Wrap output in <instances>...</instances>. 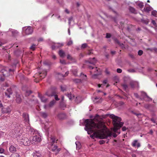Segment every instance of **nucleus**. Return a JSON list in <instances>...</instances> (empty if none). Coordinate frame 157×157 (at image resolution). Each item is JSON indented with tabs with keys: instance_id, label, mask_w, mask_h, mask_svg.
<instances>
[{
	"instance_id": "23",
	"label": "nucleus",
	"mask_w": 157,
	"mask_h": 157,
	"mask_svg": "<svg viewBox=\"0 0 157 157\" xmlns=\"http://www.w3.org/2000/svg\"><path fill=\"white\" fill-rule=\"evenodd\" d=\"M16 102L18 103H20L21 102V99L20 95L19 94H16Z\"/></svg>"
},
{
	"instance_id": "50",
	"label": "nucleus",
	"mask_w": 157,
	"mask_h": 157,
	"mask_svg": "<svg viewBox=\"0 0 157 157\" xmlns=\"http://www.w3.org/2000/svg\"><path fill=\"white\" fill-rule=\"evenodd\" d=\"M143 53V51L141 50H140L138 52V55L139 56H141Z\"/></svg>"
},
{
	"instance_id": "16",
	"label": "nucleus",
	"mask_w": 157,
	"mask_h": 157,
	"mask_svg": "<svg viewBox=\"0 0 157 157\" xmlns=\"http://www.w3.org/2000/svg\"><path fill=\"white\" fill-rule=\"evenodd\" d=\"M130 85L131 87L133 88L136 87H138V83L136 82L131 81L130 82Z\"/></svg>"
},
{
	"instance_id": "8",
	"label": "nucleus",
	"mask_w": 157,
	"mask_h": 157,
	"mask_svg": "<svg viewBox=\"0 0 157 157\" xmlns=\"http://www.w3.org/2000/svg\"><path fill=\"white\" fill-rule=\"evenodd\" d=\"M28 127L27 128V131H28L29 133L30 132L31 134H34V133L35 134L38 133V131L36 130H34L33 128L31 127L29 125H27Z\"/></svg>"
},
{
	"instance_id": "24",
	"label": "nucleus",
	"mask_w": 157,
	"mask_h": 157,
	"mask_svg": "<svg viewBox=\"0 0 157 157\" xmlns=\"http://www.w3.org/2000/svg\"><path fill=\"white\" fill-rule=\"evenodd\" d=\"M129 11L132 13L135 14H136L137 13V11L135 10V9L131 6L129 7Z\"/></svg>"
},
{
	"instance_id": "9",
	"label": "nucleus",
	"mask_w": 157,
	"mask_h": 157,
	"mask_svg": "<svg viewBox=\"0 0 157 157\" xmlns=\"http://www.w3.org/2000/svg\"><path fill=\"white\" fill-rule=\"evenodd\" d=\"M89 68L90 69H91V70L90 71V72L91 74L93 73H95L96 71H100V70L99 69H98L97 67H94L93 66L89 65Z\"/></svg>"
},
{
	"instance_id": "44",
	"label": "nucleus",
	"mask_w": 157,
	"mask_h": 157,
	"mask_svg": "<svg viewBox=\"0 0 157 157\" xmlns=\"http://www.w3.org/2000/svg\"><path fill=\"white\" fill-rule=\"evenodd\" d=\"M73 81L77 83H80L81 82V80L78 79H75L73 80Z\"/></svg>"
},
{
	"instance_id": "5",
	"label": "nucleus",
	"mask_w": 157,
	"mask_h": 157,
	"mask_svg": "<svg viewBox=\"0 0 157 157\" xmlns=\"http://www.w3.org/2000/svg\"><path fill=\"white\" fill-rule=\"evenodd\" d=\"M22 118L24 123L27 125H29V114L26 113H24L22 114Z\"/></svg>"
},
{
	"instance_id": "15",
	"label": "nucleus",
	"mask_w": 157,
	"mask_h": 157,
	"mask_svg": "<svg viewBox=\"0 0 157 157\" xmlns=\"http://www.w3.org/2000/svg\"><path fill=\"white\" fill-rule=\"evenodd\" d=\"M13 93L12 89L10 88L6 90V92H5V95L8 98H10V95L12 94Z\"/></svg>"
},
{
	"instance_id": "31",
	"label": "nucleus",
	"mask_w": 157,
	"mask_h": 157,
	"mask_svg": "<svg viewBox=\"0 0 157 157\" xmlns=\"http://www.w3.org/2000/svg\"><path fill=\"white\" fill-rule=\"evenodd\" d=\"M37 44H33L30 47L29 49L31 50L34 51L35 50V49H36V47L38 45Z\"/></svg>"
},
{
	"instance_id": "3",
	"label": "nucleus",
	"mask_w": 157,
	"mask_h": 157,
	"mask_svg": "<svg viewBox=\"0 0 157 157\" xmlns=\"http://www.w3.org/2000/svg\"><path fill=\"white\" fill-rule=\"evenodd\" d=\"M49 141V144L52 146V150L53 151H55L56 150L57 147L56 145H53V144L55 142H56L57 140H56L55 137L53 136H51L48 139Z\"/></svg>"
},
{
	"instance_id": "64",
	"label": "nucleus",
	"mask_w": 157,
	"mask_h": 157,
	"mask_svg": "<svg viewBox=\"0 0 157 157\" xmlns=\"http://www.w3.org/2000/svg\"><path fill=\"white\" fill-rule=\"evenodd\" d=\"M65 12L67 13H69V12L67 9H66L65 10Z\"/></svg>"
},
{
	"instance_id": "41",
	"label": "nucleus",
	"mask_w": 157,
	"mask_h": 157,
	"mask_svg": "<svg viewBox=\"0 0 157 157\" xmlns=\"http://www.w3.org/2000/svg\"><path fill=\"white\" fill-rule=\"evenodd\" d=\"M75 144L76 146L77 149H79L80 147L79 143L78 142H75Z\"/></svg>"
},
{
	"instance_id": "4",
	"label": "nucleus",
	"mask_w": 157,
	"mask_h": 157,
	"mask_svg": "<svg viewBox=\"0 0 157 157\" xmlns=\"http://www.w3.org/2000/svg\"><path fill=\"white\" fill-rule=\"evenodd\" d=\"M34 135L32 137V139L30 138V141L32 144H36L38 143L41 141V138L39 134V133Z\"/></svg>"
},
{
	"instance_id": "1",
	"label": "nucleus",
	"mask_w": 157,
	"mask_h": 157,
	"mask_svg": "<svg viewBox=\"0 0 157 157\" xmlns=\"http://www.w3.org/2000/svg\"><path fill=\"white\" fill-rule=\"evenodd\" d=\"M85 124V129L87 131L88 134L92 133L90 137L94 139V137H99L101 139L111 138L112 136L114 137L117 136V134L112 133L107 130L102 119L98 115H96L93 120L86 119L84 121Z\"/></svg>"
},
{
	"instance_id": "40",
	"label": "nucleus",
	"mask_w": 157,
	"mask_h": 157,
	"mask_svg": "<svg viewBox=\"0 0 157 157\" xmlns=\"http://www.w3.org/2000/svg\"><path fill=\"white\" fill-rule=\"evenodd\" d=\"M81 76L83 80H86V75H84L82 73H81L80 75Z\"/></svg>"
},
{
	"instance_id": "6",
	"label": "nucleus",
	"mask_w": 157,
	"mask_h": 157,
	"mask_svg": "<svg viewBox=\"0 0 157 157\" xmlns=\"http://www.w3.org/2000/svg\"><path fill=\"white\" fill-rule=\"evenodd\" d=\"M22 30L27 35L31 34L33 32V29L30 26L23 27Z\"/></svg>"
},
{
	"instance_id": "51",
	"label": "nucleus",
	"mask_w": 157,
	"mask_h": 157,
	"mask_svg": "<svg viewBox=\"0 0 157 157\" xmlns=\"http://www.w3.org/2000/svg\"><path fill=\"white\" fill-rule=\"evenodd\" d=\"M87 44L86 43L83 44L82 45V48H85L86 47Z\"/></svg>"
},
{
	"instance_id": "61",
	"label": "nucleus",
	"mask_w": 157,
	"mask_h": 157,
	"mask_svg": "<svg viewBox=\"0 0 157 157\" xmlns=\"http://www.w3.org/2000/svg\"><path fill=\"white\" fill-rule=\"evenodd\" d=\"M127 128L125 127H123L122 128L123 131H124L126 130Z\"/></svg>"
},
{
	"instance_id": "55",
	"label": "nucleus",
	"mask_w": 157,
	"mask_h": 157,
	"mask_svg": "<svg viewBox=\"0 0 157 157\" xmlns=\"http://www.w3.org/2000/svg\"><path fill=\"white\" fill-rule=\"evenodd\" d=\"M105 141L104 140H101L99 141V143L100 144H104Z\"/></svg>"
},
{
	"instance_id": "22",
	"label": "nucleus",
	"mask_w": 157,
	"mask_h": 157,
	"mask_svg": "<svg viewBox=\"0 0 157 157\" xmlns=\"http://www.w3.org/2000/svg\"><path fill=\"white\" fill-rule=\"evenodd\" d=\"M88 62L90 64L94 65L96 63V60L95 58H93L90 59L88 61Z\"/></svg>"
},
{
	"instance_id": "28",
	"label": "nucleus",
	"mask_w": 157,
	"mask_h": 157,
	"mask_svg": "<svg viewBox=\"0 0 157 157\" xmlns=\"http://www.w3.org/2000/svg\"><path fill=\"white\" fill-rule=\"evenodd\" d=\"M59 54L61 57H63L65 56L64 52L62 50H60L59 52Z\"/></svg>"
},
{
	"instance_id": "33",
	"label": "nucleus",
	"mask_w": 157,
	"mask_h": 157,
	"mask_svg": "<svg viewBox=\"0 0 157 157\" xmlns=\"http://www.w3.org/2000/svg\"><path fill=\"white\" fill-rule=\"evenodd\" d=\"M61 90L63 91L67 90V87L66 85H63L61 86Z\"/></svg>"
},
{
	"instance_id": "53",
	"label": "nucleus",
	"mask_w": 157,
	"mask_h": 157,
	"mask_svg": "<svg viewBox=\"0 0 157 157\" xmlns=\"http://www.w3.org/2000/svg\"><path fill=\"white\" fill-rule=\"evenodd\" d=\"M117 72L120 73H121V72L122 71V70L121 69L118 68L117 69Z\"/></svg>"
},
{
	"instance_id": "58",
	"label": "nucleus",
	"mask_w": 157,
	"mask_h": 157,
	"mask_svg": "<svg viewBox=\"0 0 157 157\" xmlns=\"http://www.w3.org/2000/svg\"><path fill=\"white\" fill-rule=\"evenodd\" d=\"M39 79L38 78V77L36 78L34 80V81L35 82H39Z\"/></svg>"
},
{
	"instance_id": "27",
	"label": "nucleus",
	"mask_w": 157,
	"mask_h": 157,
	"mask_svg": "<svg viewBox=\"0 0 157 157\" xmlns=\"http://www.w3.org/2000/svg\"><path fill=\"white\" fill-rule=\"evenodd\" d=\"M65 95L71 100L73 99L75 97L74 96L72 95L71 93L66 94Z\"/></svg>"
},
{
	"instance_id": "54",
	"label": "nucleus",
	"mask_w": 157,
	"mask_h": 157,
	"mask_svg": "<svg viewBox=\"0 0 157 157\" xmlns=\"http://www.w3.org/2000/svg\"><path fill=\"white\" fill-rule=\"evenodd\" d=\"M134 95L137 98H140L138 94L137 93H134Z\"/></svg>"
},
{
	"instance_id": "47",
	"label": "nucleus",
	"mask_w": 157,
	"mask_h": 157,
	"mask_svg": "<svg viewBox=\"0 0 157 157\" xmlns=\"http://www.w3.org/2000/svg\"><path fill=\"white\" fill-rule=\"evenodd\" d=\"M5 151V150L1 147H0V153L3 154L4 153Z\"/></svg>"
},
{
	"instance_id": "2",
	"label": "nucleus",
	"mask_w": 157,
	"mask_h": 157,
	"mask_svg": "<svg viewBox=\"0 0 157 157\" xmlns=\"http://www.w3.org/2000/svg\"><path fill=\"white\" fill-rule=\"evenodd\" d=\"M111 118L112 119L113 124L114 126L113 131L119 134L120 133V131H118V129H120L123 125L124 123L121 122V118L115 116L113 115H111Z\"/></svg>"
},
{
	"instance_id": "60",
	"label": "nucleus",
	"mask_w": 157,
	"mask_h": 157,
	"mask_svg": "<svg viewBox=\"0 0 157 157\" xmlns=\"http://www.w3.org/2000/svg\"><path fill=\"white\" fill-rule=\"evenodd\" d=\"M69 73V71H67L65 73V74L63 75V76L65 77L67 76Z\"/></svg>"
},
{
	"instance_id": "14",
	"label": "nucleus",
	"mask_w": 157,
	"mask_h": 157,
	"mask_svg": "<svg viewBox=\"0 0 157 157\" xmlns=\"http://www.w3.org/2000/svg\"><path fill=\"white\" fill-rule=\"evenodd\" d=\"M47 74V71H44L42 72H39V77L40 79L43 78Z\"/></svg>"
},
{
	"instance_id": "45",
	"label": "nucleus",
	"mask_w": 157,
	"mask_h": 157,
	"mask_svg": "<svg viewBox=\"0 0 157 157\" xmlns=\"http://www.w3.org/2000/svg\"><path fill=\"white\" fill-rule=\"evenodd\" d=\"M12 157H20V156L19 154L15 153L12 155Z\"/></svg>"
},
{
	"instance_id": "20",
	"label": "nucleus",
	"mask_w": 157,
	"mask_h": 157,
	"mask_svg": "<svg viewBox=\"0 0 157 157\" xmlns=\"http://www.w3.org/2000/svg\"><path fill=\"white\" fill-rule=\"evenodd\" d=\"M57 117L59 119H63L66 118V115L64 113H60L58 114Z\"/></svg>"
},
{
	"instance_id": "52",
	"label": "nucleus",
	"mask_w": 157,
	"mask_h": 157,
	"mask_svg": "<svg viewBox=\"0 0 157 157\" xmlns=\"http://www.w3.org/2000/svg\"><path fill=\"white\" fill-rule=\"evenodd\" d=\"M111 36V35L110 33H107L106 34V37L107 38H109Z\"/></svg>"
},
{
	"instance_id": "32",
	"label": "nucleus",
	"mask_w": 157,
	"mask_h": 157,
	"mask_svg": "<svg viewBox=\"0 0 157 157\" xmlns=\"http://www.w3.org/2000/svg\"><path fill=\"white\" fill-rule=\"evenodd\" d=\"M40 115L44 118H46L48 116L47 113L45 112H41L40 113Z\"/></svg>"
},
{
	"instance_id": "38",
	"label": "nucleus",
	"mask_w": 157,
	"mask_h": 157,
	"mask_svg": "<svg viewBox=\"0 0 157 157\" xmlns=\"http://www.w3.org/2000/svg\"><path fill=\"white\" fill-rule=\"evenodd\" d=\"M141 21L142 22H143V23H144L146 24H148L149 22V21L148 19H146L145 20L144 18L141 19Z\"/></svg>"
},
{
	"instance_id": "63",
	"label": "nucleus",
	"mask_w": 157,
	"mask_h": 157,
	"mask_svg": "<svg viewBox=\"0 0 157 157\" xmlns=\"http://www.w3.org/2000/svg\"><path fill=\"white\" fill-rule=\"evenodd\" d=\"M103 83L104 84H106L107 82V80L106 79L105 80L103 81Z\"/></svg>"
},
{
	"instance_id": "29",
	"label": "nucleus",
	"mask_w": 157,
	"mask_h": 157,
	"mask_svg": "<svg viewBox=\"0 0 157 157\" xmlns=\"http://www.w3.org/2000/svg\"><path fill=\"white\" fill-rule=\"evenodd\" d=\"M33 157H41V155L39 152L36 151L33 154Z\"/></svg>"
},
{
	"instance_id": "36",
	"label": "nucleus",
	"mask_w": 157,
	"mask_h": 157,
	"mask_svg": "<svg viewBox=\"0 0 157 157\" xmlns=\"http://www.w3.org/2000/svg\"><path fill=\"white\" fill-rule=\"evenodd\" d=\"M144 100L147 101H152V99L150 98L147 95V96L145 98V100Z\"/></svg>"
},
{
	"instance_id": "57",
	"label": "nucleus",
	"mask_w": 157,
	"mask_h": 157,
	"mask_svg": "<svg viewBox=\"0 0 157 157\" xmlns=\"http://www.w3.org/2000/svg\"><path fill=\"white\" fill-rule=\"evenodd\" d=\"M151 23L154 25L155 26H156V24L155 21L152 20L151 21Z\"/></svg>"
},
{
	"instance_id": "12",
	"label": "nucleus",
	"mask_w": 157,
	"mask_h": 157,
	"mask_svg": "<svg viewBox=\"0 0 157 157\" xmlns=\"http://www.w3.org/2000/svg\"><path fill=\"white\" fill-rule=\"evenodd\" d=\"M132 146L133 147L137 146L138 148L140 146V143L138 142L137 140H134L132 143Z\"/></svg>"
},
{
	"instance_id": "30",
	"label": "nucleus",
	"mask_w": 157,
	"mask_h": 157,
	"mask_svg": "<svg viewBox=\"0 0 157 157\" xmlns=\"http://www.w3.org/2000/svg\"><path fill=\"white\" fill-rule=\"evenodd\" d=\"M114 40L115 42L116 43H117L122 48H123L124 47V46L123 44L121 43L117 39H114Z\"/></svg>"
},
{
	"instance_id": "18",
	"label": "nucleus",
	"mask_w": 157,
	"mask_h": 157,
	"mask_svg": "<svg viewBox=\"0 0 157 157\" xmlns=\"http://www.w3.org/2000/svg\"><path fill=\"white\" fill-rule=\"evenodd\" d=\"M38 97L40 99L41 101L45 103L48 100V99L44 96H42L39 94Z\"/></svg>"
},
{
	"instance_id": "56",
	"label": "nucleus",
	"mask_w": 157,
	"mask_h": 157,
	"mask_svg": "<svg viewBox=\"0 0 157 157\" xmlns=\"http://www.w3.org/2000/svg\"><path fill=\"white\" fill-rule=\"evenodd\" d=\"M72 44V41L71 40L69 41L67 43V45H71Z\"/></svg>"
},
{
	"instance_id": "26",
	"label": "nucleus",
	"mask_w": 157,
	"mask_h": 157,
	"mask_svg": "<svg viewBox=\"0 0 157 157\" xmlns=\"http://www.w3.org/2000/svg\"><path fill=\"white\" fill-rule=\"evenodd\" d=\"M16 150V148L13 145H11L9 147V151L12 153H14Z\"/></svg>"
},
{
	"instance_id": "49",
	"label": "nucleus",
	"mask_w": 157,
	"mask_h": 157,
	"mask_svg": "<svg viewBox=\"0 0 157 157\" xmlns=\"http://www.w3.org/2000/svg\"><path fill=\"white\" fill-rule=\"evenodd\" d=\"M32 93V91L31 90H27L26 91V95H29Z\"/></svg>"
},
{
	"instance_id": "21",
	"label": "nucleus",
	"mask_w": 157,
	"mask_h": 157,
	"mask_svg": "<svg viewBox=\"0 0 157 157\" xmlns=\"http://www.w3.org/2000/svg\"><path fill=\"white\" fill-rule=\"evenodd\" d=\"M141 95L140 96V99L141 100H144L146 98V97L147 96V94L145 93V92L141 91Z\"/></svg>"
},
{
	"instance_id": "7",
	"label": "nucleus",
	"mask_w": 157,
	"mask_h": 157,
	"mask_svg": "<svg viewBox=\"0 0 157 157\" xmlns=\"http://www.w3.org/2000/svg\"><path fill=\"white\" fill-rule=\"evenodd\" d=\"M21 142L25 146L29 145V144L30 141L29 139L25 136H22L20 139Z\"/></svg>"
},
{
	"instance_id": "43",
	"label": "nucleus",
	"mask_w": 157,
	"mask_h": 157,
	"mask_svg": "<svg viewBox=\"0 0 157 157\" xmlns=\"http://www.w3.org/2000/svg\"><path fill=\"white\" fill-rule=\"evenodd\" d=\"M151 14H152V15H153L155 16V17L157 16V12L155 10H154V11H152V12Z\"/></svg>"
},
{
	"instance_id": "19",
	"label": "nucleus",
	"mask_w": 157,
	"mask_h": 157,
	"mask_svg": "<svg viewBox=\"0 0 157 157\" xmlns=\"http://www.w3.org/2000/svg\"><path fill=\"white\" fill-rule=\"evenodd\" d=\"M9 32H11L12 35L13 36H17L19 33V32L17 30L13 29H11L9 31Z\"/></svg>"
},
{
	"instance_id": "39",
	"label": "nucleus",
	"mask_w": 157,
	"mask_h": 157,
	"mask_svg": "<svg viewBox=\"0 0 157 157\" xmlns=\"http://www.w3.org/2000/svg\"><path fill=\"white\" fill-rule=\"evenodd\" d=\"M81 98L79 97H78L76 98L75 100V101L77 103H80L81 102Z\"/></svg>"
},
{
	"instance_id": "46",
	"label": "nucleus",
	"mask_w": 157,
	"mask_h": 157,
	"mask_svg": "<svg viewBox=\"0 0 157 157\" xmlns=\"http://www.w3.org/2000/svg\"><path fill=\"white\" fill-rule=\"evenodd\" d=\"M122 86H123V88L124 89V90H126L128 87L127 85L125 84H123L122 85Z\"/></svg>"
},
{
	"instance_id": "35",
	"label": "nucleus",
	"mask_w": 157,
	"mask_h": 157,
	"mask_svg": "<svg viewBox=\"0 0 157 157\" xmlns=\"http://www.w3.org/2000/svg\"><path fill=\"white\" fill-rule=\"evenodd\" d=\"M136 4L141 8H142L144 6V4L142 2H138Z\"/></svg>"
},
{
	"instance_id": "25",
	"label": "nucleus",
	"mask_w": 157,
	"mask_h": 157,
	"mask_svg": "<svg viewBox=\"0 0 157 157\" xmlns=\"http://www.w3.org/2000/svg\"><path fill=\"white\" fill-rule=\"evenodd\" d=\"M50 126L48 122H46L44 124L42 125V127H44L46 131L48 130Z\"/></svg>"
},
{
	"instance_id": "10",
	"label": "nucleus",
	"mask_w": 157,
	"mask_h": 157,
	"mask_svg": "<svg viewBox=\"0 0 157 157\" xmlns=\"http://www.w3.org/2000/svg\"><path fill=\"white\" fill-rule=\"evenodd\" d=\"M56 101L54 100L51 101L48 105H45L44 107L45 109H47L48 108L52 107L55 103Z\"/></svg>"
},
{
	"instance_id": "59",
	"label": "nucleus",
	"mask_w": 157,
	"mask_h": 157,
	"mask_svg": "<svg viewBox=\"0 0 157 157\" xmlns=\"http://www.w3.org/2000/svg\"><path fill=\"white\" fill-rule=\"evenodd\" d=\"M105 73L107 74V75H109V74H110V72H109L108 71V69H106L105 70Z\"/></svg>"
},
{
	"instance_id": "34",
	"label": "nucleus",
	"mask_w": 157,
	"mask_h": 157,
	"mask_svg": "<svg viewBox=\"0 0 157 157\" xmlns=\"http://www.w3.org/2000/svg\"><path fill=\"white\" fill-rule=\"evenodd\" d=\"M151 10V7L150 6L147 7L146 8H144L143 9V11H144L146 12H148Z\"/></svg>"
},
{
	"instance_id": "62",
	"label": "nucleus",
	"mask_w": 157,
	"mask_h": 157,
	"mask_svg": "<svg viewBox=\"0 0 157 157\" xmlns=\"http://www.w3.org/2000/svg\"><path fill=\"white\" fill-rule=\"evenodd\" d=\"M151 120L153 123H156L155 121L154 118H152L151 119Z\"/></svg>"
},
{
	"instance_id": "17",
	"label": "nucleus",
	"mask_w": 157,
	"mask_h": 157,
	"mask_svg": "<svg viewBox=\"0 0 157 157\" xmlns=\"http://www.w3.org/2000/svg\"><path fill=\"white\" fill-rule=\"evenodd\" d=\"M63 45V44L60 43H54L53 45L52 46V49L53 50L56 48H59V47H61Z\"/></svg>"
},
{
	"instance_id": "48",
	"label": "nucleus",
	"mask_w": 157,
	"mask_h": 157,
	"mask_svg": "<svg viewBox=\"0 0 157 157\" xmlns=\"http://www.w3.org/2000/svg\"><path fill=\"white\" fill-rule=\"evenodd\" d=\"M60 63L62 64H66L65 61L63 59H60Z\"/></svg>"
},
{
	"instance_id": "13",
	"label": "nucleus",
	"mask_w": 157,
	"mask_h": 157,
	"mask_svg": "<svg viewBox=\"0 0 157 157\" xmlns=\"http://www.w3.org/2000/svg\"><path fill=\"white\" fill-rule=\"evenodd\" d=\"M46 95L48 96H55V98L56 100H59V99L58 98V96L57 95L55 94L54 93H52V94H50L49 93V92H47L46 93Z\"/></svg>"
},
{
	"instance_id": "37",
	"label": "nucleus",
	"mask_w": 157,
	"mask_h": 157,
	"mask_svg": "<svg viewBox=\"0 0 157 157\" xmlns=\"http://www.w3.org/2000/svg\"><path fill=\"white\" fill-rule=\"evenodd\" d=\"M72 72L73 73L74 75L75 76H77V70L76 68H73L72 70Z\"/></svg>"
},
{
	"instance_id": "42",
	"label": "nucleus",
	"mask_w": 157,
	"mask_h": 157,
	"mask_svg": "<svg viewBox=\"0 0 157 157\" xmlns=\"http://www.w3.org/2000/svg\"><path fill=\"white\" fill-rule=\"evenodd\" d=\"M67 59H68L70 60L71 61H72L73 60H74V59L73 57H71V56L69 54H68L67 56Z\"/></svg>"
},
{
	"instance_id": "11",
	"label": "nucleus",
	"mask_w": 157,
	"mask_h": 157,
	"mask_svg": "<svg viewBox=\"0 0 157 157\" xmlns=\"http://www.w3.org/2000/svg\"><path fill=\"white\" fill-rule=\"evenodd\" d=\"M2 111L3 113H10L11 111V109L10 107L8 106L6 108H2Z\"/></svg>"
}]
</instances>
